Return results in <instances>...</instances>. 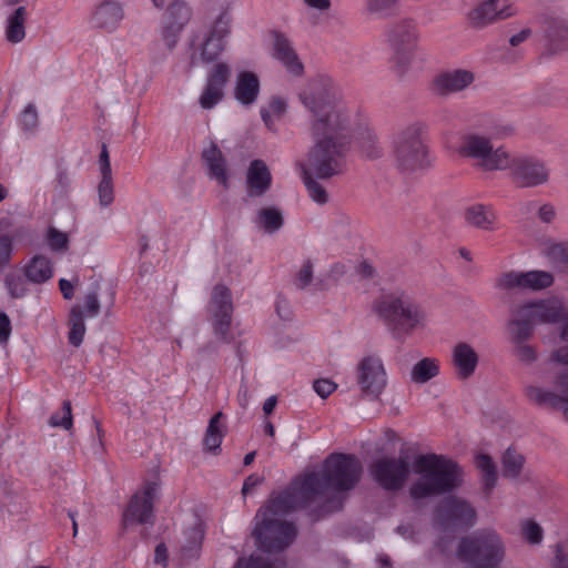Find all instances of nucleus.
I'll list each match as a JSON object with an SVG mask.
<instances>
[{
    "instance_id": "obj_7",
    "label": "nucleus",
    "mask_w": 568,
    "mask_h": 568,
    "mask_svg": "<svg viewBox=\"0 0 568 568\" xmlns=\"http://www.w3.org/2000/svg\"><path fill=\"white\" fill-rule=\"evenodd\" d=\"M419 123L408 124L395 132L392 140V153L395 166L403 174H414L430 165L428 150L422 139Z\"/></svg>"
},
{
    "instance_id": "obj_58",
    "label": "nucleus",
    "mask_w": 568,
    "mask_h": 568,
    "mask_svg": "<svg viewBox=\"0 0 568 568\" xmlns=\"http://www.w3.org/2000/svg\"><path fill=\"white\" fill-rule=\"evenodd\" d=\"M6 285L13 298H21L27 294V288L20 277L7 276Z\"/></svg>"
},
{
    "instance_id": "obj_61",
    "label": "nucleus",
    "mask_w": 568,
    "mask_h": 568,
    "mask_svg": "<svg viewBox=\"0 0 568 568\" xmlns=\"http://www.w3.org/2000/svg\"><path fill=\"white\" fill-rule=\"evenodd\" d=\"M552 568H568V548L561 545H556L555 557L551 562Z\"/></svg>"
},
{
    "instance_id": "obj_40",
    "label": "nucleus",
    "mask_w": 568,
    "mask_h": 568,
    "mask_svg": "<svg viewBox=\"0 0 568 568\" xmlns=\"http://www.w3.org/2000/svg\"><path fill=\"white\" fill-rule=\"evenodd\" d=\"M223 413L217 412L209 422L203 445L206 450L215 452L220 448L224 437V425L221 424Z\"/></svg>"
},
{
    "instance_id": "obj_33",
    "label": "nucleus",
    "mask_w": 568,
    "mask_h": 568,
    "mask_svg": "<svg viewBox=\"0 0 568 568\" xmlns=\"http://www.w3.org/2000/svg\"><path fill=\"white\" fill-rule=\"evenodd\" d=\"M123 17V9L119 2L104 1L97 7L93 21L98 28L111 30L118 26Z\"/></svg>"
},
{
    "instance_id": "obj_36",
    "label": "nucleus",
    "mask_w": 568,
    "mask_h": 568,
    "mask_svg": "<svg viewBox=\"0 0 568 568\" xmlns=\"http://www.w3.org/2000/svg\"><path fill=\"white\" fill-rule=\"evenodd\" d=\"M27 20V9L21 6L14 9V11L7 19L6 38L11 43H19L26 37L24 23Z\"/></svg>"
},
{
    "instance_id": "obj_24",
    "label": "nucleus",
    "mask_w": 568,
    "mask_h": 568,
    "mask_svg": "<svg viewBox=\"0 0 568 568\" xmlns=\"http://www.w3.org/2000/svg\"><path fill=\"white\" fill-rule=\"evenodd\" d=\"M192 11L184 1L175 0L170 3L162 29V38L168 49L172 50L175 47L181 31L190 21Z\"/></svg>"
},
{
    "instance_id": "obj_60",
    "label": "nucleus",
    "mask_w": 568,
    "mask_h": 568,
    "mask_svg": "<svg viewBox=\"0 0 568 568\" xmlns=\"http://www.w3.org/2000/svg\"><path fill=\"white\" fill-rule=\"evenodd\" d=\"M313 388L318 396L326 398L336 389V384L331 379L322 378L313 383Z\"/></svg>"
},
{
    "instance_id": "obj_10",
    "label": "nucleus",
    "mask_w": 568,
    "mask_h": 568,
    "mask_svg": "<svg viewBox=\"0 0 568 568\" xmlns=\"http://www.w3.org/2000/svg\"><path fill=\"white\" fill-rule=\"evenodd\" d=\"M568 320V311L558 300H538L513 304L508 321L528 326L535 333L536 324H558Z\"/></svg>"
},
{
    "instance_id": "obj_5",
    "label": "nucleus",
    "mask_w": 568,
    "mask_h": 568,
    "mask_svg": "<svg viewBox=\"0 0 568 568\" xmlns=\"http://www.w3.org/2000/svg\"><path fill=\"white\" fill-rule=\"evenodd\" d=\"M384 37L390 52L392 71L398 79H406L413 71L422 70L423 59L418 57L422 36L415 19L405 17L392 21Z\"/></svg>"
},
{
    "instance_id": "obj_16",
    "label": "nucleus",
    "mask_w": 568,
    "mask_h": 568,
    "mask_svg": "<svg viewBox=\"0 0 568 568\" xmlns=\"http://www.w3.org/2000/svg\"><path fill=\"white\" fill-rule=\"evenodd\" d=\"M554 388L555 390H550L540 386L528 385L525 387V395L530 403L537 406L561 409L566 419V412L568 410V372L555 373Z\"/></svg>"
},
{
    "instance_id": "obj_4",
    "label": "nucleus",
    "mask_w": 568,
    "mask_h": 568,
    "mask_svg": "<svg viewBox=\"0 0 568 568\" xmlns=\"http://www.w3.org/2000/svg\"><path fill=\"white\" fill-rule=\"evenodd\" d=\"M415 473L418 478L409 488L414 499L444 495L462 484V468L444 455H419L415 460Z\"/></svg>"
},
{
    "instance_id": "obj_15",
    "label": "nucleus",
    "mask_w": 568,
    "mask_h": 568,
    "mask_svg": "<svg viewBox=\"0 0 568 568\" xmlns=\"http://www.w3.org/2000/svg\"><path fill=\"white\" fill-rule=\"evenodd\" d=\"M542 54L558 57L568 52V17L550 11L540 17Z\"/></svg>"
},
{
    "instance_id": "obj_32",
    "label": "nucleus",
    "mask_w": 568,
    "mask_h": 568,
    "mask_svg": "<svg viewBox=\"0 0 568 568\" xmlns=\"http://www.w3.org/2000/svg\"><path fill=\"white\" fill-rule=\"evenodd\" d=\"M542 255L558 274L568 276V241H548Z\"/></svg>"
},
{
    "instance_id": "obj_21",
    "label": "nucleus",
    "mask_w": 568,
    "mask_h": 568,
    "mask_svg": "<svg viewBox=\"0 0 568 568\" xmlns=\"http://www.w3.org/2000/svg\"><path fill=\"white\" fill-rule=\"evenodd\" d=\"M232 74L231 67L225 62L215 63L207 73L206 83L199 98L202 109L211 110L224 98V89Z\"/></svg>"
},
{
    "instance_id": "obj_8",
    "label": "nucleus",
    "mask_w": 568,
    "mask_h": 568,
    "mask_svg": "<svg viewBox=\"0 0 568 568\" xmlns=\"http://www.w3.org/2000/svg\"><path fill=\"white\" fill-rule=\"evenodd\" d=\"M458 558L474 568H497L506 557V546L493 529H481L460 539Z\"/></svg>"
},
{
    "instance_id": "obj_19",
    "label": "nucleus",
    "mask_w": 568,
    "mask_h": 568,
    "mask_svg": "<svg viewBox=\"0 0 568 568\" xmlns=\"http://www.w3.org/2000/svg\"><path fill=\"white\" fill-rule=\"evenodd\" d=\"M210 312L212 315L213 331L215 336L223 342H230L233 303L232 294L229 287L223 284H219L213 288Z\"/></svg>"
},
{
    "instance_id": "obj_44",
    "label": "nucleus",
    "mask_w": 568,
    "mask_h": 568,
    "mask_svg": "<svg viewBox=\"0 0 568 568\" xmlns=\"http://www.w3.org/2000/svg\"><path fill=\"white\" fill-rule=\"evenodd\" d=\"M283 222V215L276 207H263L257 212V224L268 233L280 230Z\"/></svg>"
},
{
    "instance_id": "obj_49",
    "label": "nucleus",
    "mask_w": 568,
    "mask_h": 568,
    "mask_svg": "<svg viewBox=\"0 0 568 568\" xmlns=\"http://www.w3.org/2000/svg\"><path fill=\"white\" fill-rule=\"evenodd\" d=\"M45 241L50 250L54 252H65L69 247L68 234L53 226L48 229Z\"/></svg>"
},
{
    "instance_id": "obj_64",
    "label": "nucleus",
    "mask_w": 568,
    "mask_h": 568,
    "mask_svg": "<svg viewBox=\"0 0 568 568\" xmlns=\"http://www.w3.org/2000/svg\"><path fill=\"white\" fill-rule=\"evenodd\" d=\"M74 284L71 281L61 278L59 281L60 291L65 300H71L74 295V285L79 284V278L74 277Z\"/></svg>"
},
{
    "instance_id": "obj_20",
    "label": "nucleus",
    "mask_w": 568,
    "mask_h": 568,
    "mask_svg": "<svg viewBox=\"0 0 568 568\" xmlns=\"http://www.w3.org/2000/svg\"><path fill=\"white\" fill-rule=\"evenodd\" d=\"M475 519L474 507L457 497L442 500L436 508L435 521L443 529H450L458 525L473 526Z\"/></svg>"
},
{
    "instance_id": "obj_38",
    "label": "nucleus",
    "mask_w": 568,
    "mask_h": 568,
    "mask_svg": "<svg viewBox=\"0 0 568 568\" xmlns=\"http://www.w3.org/2000/svg\"><path fill=\"white\" fill-rule=\"evenodd\" d=\"M439 374V362L436 358L424 357L410 369V381L415 384H425Z\"/></svg>"
},
{
    "instance_id": "obj_37",
    "label": "nucleus",
    "mask_w": 568,
    "mask_h": 568,
    "mask_svg": "<svg viewBox=\"0 0 568 568\" xmlns=\"http://www.w3.org/2000/svg\"><path fill=\"white\" fill-rule=\"evenodd\" d=\"M287 102L281 97H272L267 104L261 108V116L270 131H276V122L285 114Z\"/></svg>"
},
{
    "instance_id": "obj_34",
    "label": "nucleus",
    "mask_w": 568,
    "mask_h": 568,
    "mask_svg": "<svg viewBox=\"0 0 568 568\" xmlns=\"http://www.w3.org/2000/svg\"><path fill=\"white\" fill-rule=\"evenodd\" d=\"M26 278L33 284H42L53 275V267L50 258L44 255L33 256L24 266Z\"/></svg>"
},
{
    "instance_id": "obj_1",
    "label": "nucleus",
    "mask_w": 568,
    "mask_h": 568,
    "mask_svg": "<svg viewBox=\"0 0 568 568\" xmlns=\"http://www.w3.org/2000/svg\"><path fill=\"white\" fill-rule=\"evenodd\" d=\"M303 105L312 113L311 135L313 145L305 158L297 162L302 174H315L328 180L345 170L344 155L351 141V118L336 104L329 80H312L300 93Z\"/></svg>"
},
{
    "instance_id": "obj_39",
    "label": "nucleus",
    "mask_w": 568,
    "mask_h": 568,
    "mask_svg": "<svg viewBox=\"0 0 568 568\" xmlns=\"http://www.w3.org/2000/svg\"><path fill=\"white\" fill-rule=\"evenodd\" d=\"M525 457L516 449L509 447L501 456V474L505 478L516 479L524 469Z\"/></svg>"
},
{
    "instance_id": "obj_51",
    "label": "nucleus",
    "mask_w": 568,
    "mask_h": 568,
    "mask_svg": "<svg viewBox=\"0 0 568 568\" xmlns=\"http://www.w3.org/2000/svg\"><path fill=\"white\" fill-rule=\"evenodd\" d=\"M99 202L101 206H109L113 202L112 174L102 175L98 185Z\"/></svg>"
},
{
    "instance_id": "obj_62",
    "label": "nucleus",
    "mask_w": 568,
    "mask_h": 568,
    "mask_svg": "<svg viewBox=\"0 0 568 568\" xmlns=\"http://www.w3.org/2000/svg\"><path fill=\"white\" fill-rule=\"evenodd\" d=\"M22 123L27 130L33 129L38 123V113L33 105H28L22 112Z\"/></svg>"
},
{
    "instance_id": "obj_54",
    "label": "nucleus",
    "mask_w": 568,
    "mask_h": 568,
    "mask_svg": "<svg viewBox=\"0 0 568 568\" xmlns=\"http://www.w3.org/2000/svg\"><path fill=\"white\" fill-rule=\"evenodd\" d=\"M548 363L551 365L560 366L556 373L568 372V346L551 351L548 356Z\"/></svg>"
},
{
    "instance_id": "obj_55",
    "label": "nucleus",
    "mask_w": 568,
    "mask_h": 568,
    "mask_svg": "<svg viewBox=\"0 0 568 568\" xmlns=\"http://www.w3.org/2000/svg\"><path fill=\"white\" fill-rule=\"evenodd\" d=\"M523 534L530 544H539L542 540V529L537 523L532 520H527L524 523Z\"/></svg>"
},
{
    "instance_id": "obj_26",
    "label": "nucleus",
    "mask_w": 568,
    "mask_h": 568,
    "mask_svg": "<svg viewBox=\"0 0 568 568\" xmlns=\"http://www.w3.org/2000/svg\"><path fill=\"white\" fill-rule=\"evenodd\" d=\"M273 55L284 68L293 75L300 77L304 72V67L295 52L291 40L280 31L272 32Z\"/></svg>"
},
{
    "instance_id": "obj_22",
    "label": "nucleus",
    "mask_w": 568,
    "mask_h": 568,
    "mask_svg": "<svg viewBox=\"0 0 568 568\" xmlns=\"http://www.w3.org/2000/svg\"><path fill=\"white\" fill-rule=\"evenodd\" d=\"M231 16L224 9L214 20L207 36L201 43L200 60L204 63L213 62L224 50V38L230 33Z\"/></svg>"
},
{
    "instance_id": "obj_11",
    "label": "nucleus",
    "mask_w": 568,
    "mask_h": 568,
    "mask_svg": "<svg viewBox=\"0 0 568 568\" xmlns=\"http://www.w3.org/2000/svg\"><path fill=\"white\" fill-rule=\"evenodd\" d=\"M260 518L252 534L264 552L280 554L293 544L297 535L293 523L266 515H260Z\"/></svg>"
},
{
    "instance_id": "obj_52",
    "label": "nucleus",
    "mask_w": 568,
    "mask_h": 568,
    "mask_svg": "<svg viewBox=\"0 0 568 568\" xmlns=\"http://www.w3.org/2000/svg\"><path fill=\"white\" fill-rule=\"evenodd\" d=\"M63 416L59 417L57 414L52 415L49 419V424L52 427H62L67 430L72 428L73 417L72 407L70 400H64L62 404Z\"/></svg>"
},
{
    "instance_id": "obj_56",
    "label": "nucleus",
    "mask_w": 568,
    "mask_h": 568,
    "mask_svg": "<svg viewBox=\"0 0 568 568\" xmlns=\"http://www.w3.org/2000/svg\"><path fill=\"white\" fill-rule=\"evenodd\" d=\"M99 284H93V290L89 292L84 300L85 312L88 316L95 317L100 313V303L98 298Z\"/></svg>"
},
{
    "instance_id": "obj_43",
    "label": "nucleus",
    "mask_w": 568,
    "mask_h": 568,
    "mask_svg": "<svg viewBox=\"0 0 568 568\" xmlns=\"http://www.w3.org/2000/svg\"><path fill=\"white\" fill-rule=\"evenodd\" d=\"M476 466L483 473V485L489 493L497 483L496 465L490 456L481 454L476 457Z\"/></svg>"
},
{
    "instance_id": "obj_25",
    "label": "nucleus",
    "mask_w": 568,
    "mask_h": 568,
    "mask_svg": "<svg viewBox=\"0 0 568 568\" xmlns=\"http://www.w3.org/2000/svg\"><path fill=\"white\" fill-rule=\"evenodd\" d=\"M475 74L466 69H454L437 74L432 82L433 92L442 98L462 92L473 84Z\"/></svg>"
},
{
    "instance_id": "obj_50",
    "label": "nucleus",
    "mask_w": 568,
    "mask_h": 568,
    "mask_svg": "<svg viewBox=\"0 0 568 568\" xmlns=\"http://www.w3.org/2000/svg\"><path fill=\"white\" fill-rule=\"evenodd\" d=\"M314 277V263L311 260H305L297 271L294 285L297 290H305L313 281Z\"/></svg>"
},
{
    "instance_id": "obj_2",
    "label": "nucleus",
    "mask_w": 568,
    "mask_h": 568,
    "mask_svg": "<svg viewBox=\"0 0 568 568\" xmlns=\"http://www.w3.org/2000/svg\"><path fill=\"white\" fill-rule=\"evenodd\" d=\"M459 153L475 161L474 165L481 172L508 171L519 187H537L550 178V170L541 160L513 153L504 145L495 148L489 138L478 132L463 136Z\"/></svg>"
},
{
    "instance_id": "obj_13",
    "label": "nucleus",
    "mask_w": 568,
    "mask_h": 568,
    "mask_svg": "<svg viewBox=\"0 0 568 568\" xmlns=\"http://www.w3.org/2000/svg\"><path fill=\"white\" fill-rule=\"evenodd\" d=\"M372 479L387 491L400 490L409 475L410 464L407 456L388 457L375 459L369 466Z\"/></svg>"
},
{
    "instance_id": "obj_31",
    "label": "nucleus",
    "mask_w": 568,
    "mask_h": 568,
    "mask_svg": "<svg viewBox=\"0 0 568 568\" xmlns=\"http://www.w3.org/2000/svg\"><path fill=\"white\" fill-rule=\"evenodd\" d=\"M465 222L475 229L493 231L497 221V214L489 205L473 204L465 210Z\"/></svg>"
},
{
    "instance_id": "obj_17",
    "label": "nucleus",
    "mask_w": 568,
    "mask_h": 568,
    "mask_svg": "<svg viewBox=\"0 0 568 568\" xmlns=\"http://www.w3.org/2000/svg\"><path fill=\"white\" fill-rule=\"evenodd\" d=\"M515 14L510 0H484L467 12L466 20L471 29L483 30Z\"/></svg>"
},
{
    "instance_id": "obj_53",
    "label": "nucleus",
    "mask_w": 568,
    "mask_h": 568,
    "mask_svg": "<svg viewBox=\"0 0 568 568\" xmlns=\"http://www.w3.org/2000/svg\"><path fill=\"white\" fill-rule=\"evenodd\" d=\"M515 132H516V129L511 123L500 122V123L494 124V126L491 128L490 135H485V134H483V135L489 138L491 141L507 140V139L514 136ZM491 144L494 145V142H491Z\"/></svg>"
},
{
    "instance_id": "obj_35",
    "label": "nucleus",
    "mask_w": 568,
    "mask_h": 568,
    "mask_svg": "<svg viewBox=\"0 0 568 568\" xmlns=\"http://www.w3.org/2000/svg\"><path fill=\"white\" fill-rule=\"evenodd\" d=\"M357 144L362 155L368 160H377L384 154V148L377 134L369 128L359 132Z\"/></svg>"
},
{
    "instance_id": "obj_63",
    "label": "nucleus",
    "mask_w": 568,
    "mask_h": 568,
    "mask_svg": "<svg viewBox=\"0 0 568 568\" xmlns=\"http://www.w3.org/2000/svg\"><path fill=\"white\" fill-rule=\"evenodd\" d=\"M11 334V322L6 313H0V343H7Z\"/></svg>"
},
{
    "instance_id": "obj_12",
    "label": "nucleus",
    "mask_w": 568,
    "mask_h": 568,
    "mask_svg": "<svg viewBox=\"0 0 568 568\" xmlns=\"http://www.w3.org/2000/svg\"><path fill=\"white\" fill-rule=\"evenodd\" d=\"M159 486L158 481H146L141 489L132 495L122 514L123 529L133 525L151 527L154 525V503L158 499Z\"/></svg>"
},
{
    "instance_id": "obj_48",
    "label": "nucleus",
    "mask_w": 568,
    "mask_h": 568,
    "mask_svg": "<svg viewBox=\"0 0 568 568\" xmlns=\"http://www.w3.org/2000/svg\"><path fill=\"white\" fill-rule=\"evenodd\" d=\"M400 0H364V9L369 16H386L393 12Z\"/></svg>"
},
{
    "instance_id": "obj_41",
    "label": "nucleus",
    "mask_w": 568,
    "mask_h": 568,
    "mask_svg": "<svg viewBox=\"0 0 568 568\" xmlns=\"http://www.w3.org/2000/svg\"><path fill=\"white\" fill-rule=\"evenodd\" d=\"M204 539V531L200 525H196L184 532V540L181 551L184 558L191 559L199 555Z\"/></svg>"
},
{
    "instance_id": "obj_59",
    "label": "nucleus",
    "mask_w": 568,
    "mask_h": 568,
    "mask_svg": "<svg viewBox=\"0 0 568 568\" xmlns=\"http://www.w3.org/2000/svg\"><path fill=\"white\" fill-rule=\"evenodd\" d=\"M12 254V240L7 235L0 236V271L6 267Z\"/></svg>"
},
{
    "instance_id": "obj_30",
    "label": "nucleus",
    "mask_w": 568,
    "mask_h": 568,
    "mask_svg": "<svg viewBox=\"0 0 568 568\" xmlns=\"http://www.w3.org/2000/svg\"><path fill=\"white\" fill-rule=\"evenodd\" d=\"M202 159L209 169V175L224 187H227L226 161L222 151L214 142H211L210 145L203 150Z\"/></svg>"
},
{
    "instance_id": "obj_9",
    "label": "nucleus",
    "mask_w": 568,
    "mask_h": 568,
    "mask_svg": "<svg viewBox=\"0 0 568 568\" xmlns=\"http://www.w3.org/2000/svg\"><path fill=\"white\" fill-rule=\"evenodd\" d=\"M318 485V478L315 475H305L304 478L295 480L287 489L270 499L268 504L258 510L260 515H266L281 518L291 511L310 506L320 501L314 493Z\"/></svg>"
},
{
    "instance_id": "obj_23",
    "label": "nucleus",
    "mask_w": 568,
    "mask_h": 568,
    "mask_svg": "<svg viewBox=\"0 0 568 568\" xmlns=\"http://www.w3.org/2000/svg\"><path fill=\"white\" fill-rule=\"evenodd\" d=\"M506 333L511 345L513 354L524 365H532L538 359L536 347L528 342L534 337L531 329L521 323H513L507 320Z\"/></svg>"
},
{
    "instance_id": "obj_18",
    "label": "nucleus",
    "mask_w": 568,
    "mask_h": 568,
    "mask_svg": "<svg viewBox=\"0 0 568 568\" xmlns=\"http://www.w3.org/2000/svg\"><path fill=\"white\" fill-rule=\"evenodd\" d=\"M357 384L365 396L378 398L387 385V374L381 357L364 356L357 364Z\"/></svg>"
},
{
    "instance_id": "obj_42",
    "label": "nucleus",
    "mask_w": 568,
    "mask_h": 568,
    "mask_svg": "<svg viewBox=\"0 0 568 568\" xmlns=\"http://www.w3.org/2000/svg\"><path fill=\"white\" fill-rule=\"evenodd\" d=\"M85 334V324L83 318V311L78 306L72 307L70 312V331L68 335L69 343L79 347Z\"/></svg>"
},
{
    "instance_id": "obj_6",
    "label": "nucleus",
    "mask_w": 568,
    "mask_h": 568,
    "mask_svg": "<svg viewBox=\"0 0 568 568\" xmlns=\"http://www.w3.org/2000/svg\"><path fill=\"white\" fill-rule=\"evenodd\" d=\"M378 316L395 338H403L423 324L425 312L403 291L384 295L375 306Z\"/></svg>"
},
{
    "instance_id": "obj_29",
    "label": "nucleus",
    "mask_w": 568,
    "mask_h": 568,
    "mask_svg": "<svg viewBox=\"0 0 568 568\" xmlns=\"http://www.w3.org/2000/svg\"><path fill=\"white\" fill-rule=\"evenodd\" d=\"M260 93L258 77L251 71H242L236 75L234 97L242 105L253 104Z\"/></svg>"
},
{
    "instance_id": "obj_3",
    "label": "nucleus",
    "mask_w": 568,
    "mask_h": 568,
    "mask_svg": "<svg viewBox=\"0 0 568 568\" xmlns=\"http://www.w3.org/2000/svg\"><path fill=\"white\" fill-rule=\"evenodd\" d=\"M363 465L355 455L342 453L331 454L323 464L320 473H310L318 478L314 493L320 501L321 510L331 513L342 507V500L331 497V490L336 494L352 490L359 481Z\"/></svg>"
},
{
    "instance_id": "obj_28",
    "label": "nucleus",
    "mask_w": 568,
    "mask_h": 568,
    "mask_svg": "<svg viewBox=\"0 0 568 568\" xmlns=\"http://www.w3.org/2000/svg\"><path fill=\"white\" fill-rule=\"evenodd\" d=\"M272 175L262 160H253L246 172V187L248 196H262L271 187Z\"/></svg>"
},
{
    "instance_id": "obj_46",
    "label": "nucleus",
    "mask_w": 568,
    "mask_h": 568,
    "mask_svg": "<svg viewBox=\"0 0 568 568\" xmlns=\"http://www.w3.org/2000/svg\"><path fill=\"white\" fill-rule=\"evenodd\" d=\"M286 561L283 556L275 557L271 560L268 557L262 555H252L244 564L240 560L234 568H285Z\"/></svg>"
},
{
    "instance_id": "obj_57",
    "label": "nucleus",
    "mask_w": 568,
    "mask_h": 568,
    "mask_svg": "<svg viewBox=\"0 0 568 568\" xmlns=\"http://www.w3.org/2000/svg\"><path fill=\"white\" fill-rule=\"evenodd\" d=\"M4 506L12 515H21L27 511V501L20 495H8Z\"/></svg>"
},
{
    "instance_id": "obj_27",
    "label": "nucleus",
    "mask_w": 568,
    "mask_h": 568,
    "mask_svg": "<svg viewBox=\"0 0 568 568\" xmlns=\"http://www.w3.org/2000/svg\"><path fill=\"white\" fill-rule=\"evenodd\" d=\"M479 355L475 348L466 342H458L452 348V364L459 379L471 377L478 366Z\"/></svg>"
},
{
    "instance_id": "obj_14",
    "label": "nucleus",
    "mask_w": 568,
    "mask_h": 568,
    "mask_svg": "<svg viewBox=\"0 0 568 568\" xmlns=\"http://www.w3.org/2000/svg\"><path fill=\"white\" fill-rule=\"evenodd\" d=\"M554 283L555 274L550 271L531 270L521 272L511 270L496 277L495 287L504 293L538 292L549 288Z\"/></svg>"
},
{
    "instance_id": "obj_47",
    "label": "nucleus",
    "mask_w": 568,
    "mask_h": 568,
    "mask_svg": "<svg viewBox=\"0 0 568 568\" xmlns=\"http://www.w3.org/2000/svg\"><path fill=\"white\" fill-rule=\"evenodd\" d=\"M303 182L306 186L310 197L317 204L328 202V194L325 187L317 181L315 174H302Z\"/></svg>"
},
{
    "instance_id": "obj_45",
    "label": "nucleus",
    "mask_w": 568,
    "mask_h": 568,
    "mask_svg": "<svg viewBox=\"0 0 568 568\" xmlns=\"http://www.w3.org/2000/svg\"><path fill=\"white\" fill-rule=\"evenodd\" d=\"M525 213H530L536 210L537 219L545 224H551L557 217V211L551 203H537L536 201L526 202L523 205Z\"/></svg>"
}]
</instances>
